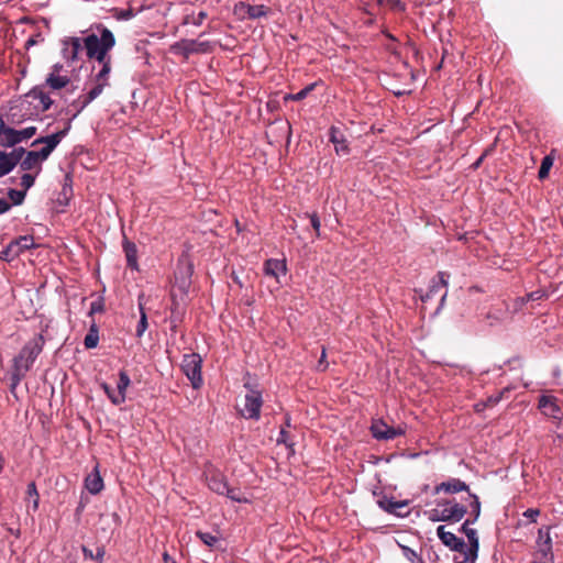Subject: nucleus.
<instances>
[{"label": "nucleus", "mask_w": 563, "mask_h": 563, "mask_svg": "<svg viewBox=\"0 0 563 563\" xmlns=\"http://www.w3.org/2000/svg\"><path fill=\"white\" fill-rule=\"evenodd\" d=\"M92 32L81 31L84 35V51L90 60H96L110 55V51L115 46V36L102 23H97L90 27Z\"/></svg>", "instance_id": "1"}, {"label": "nucleus", "mask_w": 563, "mask_h": 563, "mask_svg": "<svg viewBox=\"0 0 563 563\" xmlns=\"http://www.w3.org/2000/svg\"><path fill=\"white\" fill-rule=\"evenodd\" d=\"M71 124H67L63 130L47 136L36 139L32 145L44 144L40 151H29L21 161L20 168L24 172H32L36 175L42 170V163L45 162L52 152L57 147L62 140L67 135Z\"/></svg>", "instance_id": "2"}, {"label": "nucleus", "mask_w": 563, "mask_h": 563, "mask_svg": "<svg viewBox=\"0 0 563 563\" xmlns=\"http://www.w3.org/2000/svg\"><path fill=\"white\" fill-rule=\"evenodd\" d=\"M44 338L38 334L30 340L14 357L12 382L16 386L33 366L36 357L43 350Z\"/></svg>", "instance_id": "3"}, {"label": "nucleus", "mask_w": 563, "mask_h": 563, "mask_svg": "<svg viewBox=\"0 0 563 563\" xmlns=\"http://www.w3.org/2000/svg\"><path fill=\"white\" fill-rule=\"evenodd\" d=\"M97 66L92 67L95 74L92 75L90 88V98H98L106 87L110 86V74L112 70L111 55L96 59Z\"/></svg>", "instance_id": "4"}, {"label": "nucleus", "mask_w": 563, "mask_h": 563, "mask_svg": "<svg viewBox=\"0 0 563 563\" xmlns=\"http://www.w3.org/2000/svg\"><path fill=\"white\" fill-rule=\"evenodd\" d=\"M0 144L4 147H12L16 144L26 141L36 134L35 126H27L22 130H15L7 126L2 118H0Z\"/></svg>", "instance_id": "5"}, {"label": "nucleus", "mask_w": 563, "mask_h": 563, "mask_svg": "<svg viewBox=\"0 0 563 563\" xmlns=\"http://www.w3.org/2000/svg\"><path fill=\"white\" fill-rule=\"evenodd\" d=\"M533 558V561L530 563H553L552 542L549 527L539 529V537L536 542Z\"/></svg>", "instance_id": "6"}, {"label": "nucleus", "mask_w": 563, "mask_h": 563, "mask_svg": "<svg viewBox=\"0 0 563 563\" xmlns=\"http://www.w3.org/2000/svg\"><path fill=\"white\" fill-rule=\"evenodd\" d=\"M202 360L199 354H185L181 361V369L186 377L190 380L194 388H199L202 384L201 376Z\"/></svg>", "instance_id": "7"}, {"label": "nucleus", "mask_w": 563, "mask_h": 563, "mask_svg": "<svg viewBox=\"0 0 563 563\" xmlns=\"http://www.w3.org/2000/svg\"><path fill=\"white\" fill-rule=\"evenodd\" d=\"M233 13L241 21L257 20L266 18L271 9L264 4L252 5L241 1L234 5Z\"/></svg>", "instance_id": "8"}, {"label": "nucleus", "mask_w": 563, "mask_h": 563, "mask_svg": "<svg viewBox=\"0 0 563 563\" xmlns=\"http://www.w3.org/2000/svg\"><path fill=\"white\" fill-rule=\"evenodd\" d=\"M371 432L373 438L376 440H393L396 437L404 435L406 433V428L402 426H398L396 428L389 427L384 420L376 419L372 422Z\"/></svg>", "instance_id": "9"}, {"label": "nucleus", "mask_w": 563, "mask_h": 563, "mask_svg": "<svg viewBox=\"0 0 563 563\" xmlns=\"http://www.w3.org/2000/svg\"><path fill=\"white\" fill-rule=\"evenodd\" d=\"M444 521L459 522L467 512V507L457 503L455 498L438 501Z\"/></svg>", "instance_id": "10"}, {"label": "nucleus", "mask_w": 563, "mask_h": 563, "mask_svg": "<svg viewBox=\"0 0 563 563\" xmlns=\"http://www.w3.org/2000/svg\"><path fill=\"white\" fill-rule=\"evenodd\" d=\"M62 56L68 63L78 60L79 53L84 49V38L78 36H67L62 41Z\"/></svg>", "instance_id": "11"}, {"label": "nucleus", "mask_w": 563, "mask_h": 563, "mask_svg": "<svg viewBox=\"0 0 563 563\" xmlns=\"http://www.w3.org/2000/svg\"><path fill=\"white\" fill-rule=\"evenodd\" d=\"M473 523L472 519H466L460 528V531L463 532L468 540V548L466 551V562L476 561L478 558L479 551V540L477 536V531L470 527Z\"/></svg>", "instance_id": "12"}, {"label": "nucleus", "mask_w": 563, "mask_h": 563, "mask_svg": "<svg viewBox=\"0 0 563 563\" xmlns=\"http://www.w3.org/2000/svg\"><path fill=\"white\" fill-rule=\"evenodd\" d=\"M262 395L258 390L250 389L244 398V408L241 410L247 419H258L262 407Z\"/></svg>", "instance_id": "13"}, {"label": "nucleus", "mask_w": 563, "mask_h": 563, "mask_svg": "<svg viewBox=\"0 0 563 563\" xmlns=\"http://www.w3.org/2000/svg\"><path fill=\"white\" fill-rule=\"evenodd\" d=\"M63 71L64 66L62 64H54L46 77L45 86L52 90H59L65 88L70 82V77L67 75V73L63 74Z\"/></svg>", "instance_id": "14"}, {"label": "nucleus", "mask_w": 563, "mask_h": 563, "mask_svg": "<svg viewBox=\"0 0 563 563\" xmlns=\"http://www.w3.org/2000/svg\"><path fill=\"white\" fill-rule=\"evenodd\" d=\"M538 409L542 412V415L560 420L563 416L560 406L558 405V399L553 395H542L538 401Z\"/></svg>", "instance_id": "15"}, {"label": "nucleus", "mask_w": 563, "mask_h": 563, "mask_svg": "<svg viewBox=\"0 0 563 563\" xmlns=\"http://www.w3.org/2000/svg\"><path fill=\"white\" fill-rule=\"evenodd\" d=\"M206 479L208 487L219 494L224 495L225 492H228V482L225 479V476L216 470H209L206 473Z\"/></svg>", "instance_id": "16"}, {"label": "nucleus", "mask_w": 563, "mask_h": 563, "mask_svg": "<svg viewBox=\"0 0 563 563\" xmlns=\"http://www.w3.org/2000/svg\"><path fill=\"white\" fill-rule=\"evenodd\" d=\"M441 492L448 493V494H455L460 492H467L470 493L468 485L461 481L460 478H449L445 482L440 483L434 487V493L439 494Z\"/></svg>", "instance_id": "17"}, {"label": "nucleus", "mask_w": 563, "mask_h": 563, "mask_svg": "<svg viewBox=\"0 0 563 563\" xmlns=\"http://www.w3.org/2000/svg\"><path fill=\"white\" fill-rule=\"evenodd\" d=\"M131 384V379L126 372L121 371L119 373V379L117 382L115 395H112L111 402L119 406L125 401V393Z\"/></svg>", "instance_id": "18"}, {"label": "nucleus", "mask_w": 563, "mask_h": 563, "mask_svg": "<svg viewBox=\"0 0 563 563\" xmlns=\"http://www.w3.org/2000/svg\"><path fill=\"white\" fill-rule=\"evenodd\" d=\"M45 86L34 87L29 93L27 97L34 101H37L36 108L41 109V111H46L53 104V100L49 95L44 90Z\"/></svg>", "instance_id": "19"}, {"label": "nucleus", "mask_w": 563, "mask_h": 563, "mask_svg": "<svg viewBox=\"0 0 563 563\" xmlns=\"http://www.w3.org/2000/svg\"><path fill=\"white\" fill-rule=\"evenodd\" d=\"M287 272L286 263L283 260L269 258L264 263V273L278 280L280 275Z\"/></svg>", "instance_id": "20"}, {"label": "nucleus", "mask_w": 563, "mask_h": 563, "mask_svg": "<svg viewBox=\"0 0 563 563\" xmlns=\"http://www.w3.org/2000/svg\"><path fill=\"white\" fill-rule=\"evenodd\" d=\"M85 487L92 495H97L103 489V479L99 474L98 466H96L93 471L86 476Z\"/></svg>", "instance_id": "21"}, {"label": "nucleus", "mask_w": 563, "mask_h": 563, "mask_svg": "<svg viewBox=\"0 0 563 563\" xmlns=\"http://www.w3.org/2000/svg\"><path fill=\"white\" fill-rule=\"evenodd\" d=\"M377 503L383 510L398 516L401 514V509L408 507L407 500H395L394 498H388L386 496L380 498Z\"/></svg>", "instance_id": "22"}, {"label": "nucleus", "mask_w": 563, "mask_h": 563, "mask_svg": "<svg viewBox=\"0 0 563 563\" xmlns=\"http://www.w3.org/2000/svg\"><path fill=\"white\" fill-rule=\"evenodd\" d=\"M122 247L125 254L128 267H130L133 271H139L137 247L135 243L124 238L122 242Z\"/></svg>", "instance_id": "23"}, {"label": "nucleus", "mask_w": 563, "mask_h": 563, "mask_svg": "<svg viewBox=\"0 0 563 563\" xmlns=\"http://www.w3.org/2000/svg\"><path fill=\"white\" fill-rule=\"evenodd\" d=\"M438 277L439 280H432V285L429 287V290L426 292L424 296H421L422 301L431 299L439 291L440 288L448 287L450 275L445 272H439Z\"/></svg>", "instance_id": "24"}, {"label": "nucleus", "mask_w": 563, "mask_h": 563, "mask_svg": "<svg viewBox=\"0 0 563 563\" xmlns=\"http://www.w3.org/2000/svg\"><path fill=\"white\" fill-rule=\"evenodd\" d=\"M96 98H92V97L90 98V90H89L87 93L81 95L76 100H74L69 106L70 109H74V112L71 113L66 125L68 123L70 124L71 120L75 119Z\"/></svg>", "instance_id": "25"}, {"label": "nucleus", "mask_w": 563, "mask_h": 563, "mask_svg": "<svg viewBox=\"0 0 563 563\" xmlns=\"http://www.w3.org/2000/svg\"><path fill=\"white\" fill-rule=\"evenodd\" d=\"M330 141L334 144V148L338 154L349 153L346 140L338 128L332 126L330 129Z\"/></svg>", "instance_id": "26"}, {"label": "nucleus", "mask_w": 563, "mask_h": 563, "mask_svg": "<svg viewBox=\"0 0 563 563\" xmlns=\"http://www.w3.org/2000/svg\"><path fill=\"white\" fill-rule=\"evenodd\" d=\"M184 53L186 55L195 54V53H206L209 49V43L208 42H198L195 40L190 41H183L180 43Z\"/></svg>", "instance_id": "27"}, {"label": "nucleus", "mask_w": 563, "mask_h": 563, "mask_svg": "<svg viewBox=\"0 0 563 563\" xmlns=\"http://www.w3.org/2000/svg\"><path fill=\"white\" fill-rule=\"evenodd\" d=\"M11 243L14 246L18 256H20L24 251L35 247L34 238L32 235L19 236L11 241Z\"/></svg>", "instance_id": "28"}, {"label": "nucleus", "mask_w": 563, "mask_h": 563, "mask_svg": "<svg viewBox=\"0 0 563 563\" xmlns=\"http://www.w3.org/2000/svg\"><path fill=\"white\" fill-rule=\"evenodd\" d=\"M98 342H99V330H98L97 323L95 322V320H92V322L89 327V331L85 336L84 345L86 349H95L98 345Z\"/></svg>", "instance_id": "29"}, {"label": "nucleus", "mask_w": 563, "mask_h": 563, "mask_svg": "<svg viewBox=\"0 0 563 563\" xmlns=\"http://www.w3.org/2000/svg\"><path fill=\"white\" fill-rule=\"evenodd\" d=\"M437 536L440 541L449 549L455 545L456 541L459 540V537H456L453 532L446 531L445 526H439L437 528Z\"/></svg>", "instance_id": "30"}, {"label": "nucleus", "mask_w": 563, "mask_h": 563, "mask_svg": "<svg viewBox=\"0 0 563 563\" xmlns=\"http://www.w3.org/2000/svg\"><path fill=\"white\" fill-rule=\"evenodd\" d=\"M11 159L8 152L0 151V178L14 169L15 165Z\"/></svg>", "instance_id": "31"}, {"label": "nucleus", "mask_w": 563, "mask_h": 563, "mask_svg": "<svg viewBox=\"0 0 563 563\" xmlns=\"http://www.w3.org/2000/svg\"><path fill=\"white\" fill-rule=\"evenodd\" d=\"M172 316H170V322L173 323V327L175 328L177 322L180 320V317L183 314V307L181 303L176 299V294L172 292Z\"/></svg>", "instance_id": "32"}, {"label": "nucleus", "mask_w": 563, "mask_h": 563, "mask_svg": "<svg viewBox=\"0 0 563 563\" xmlns=\"http://www.w3.org/2000/svg\"><path fill=\"white\" fill-rule=\"evenodd\" d=\"M196 536L210 549L218 548L220 543V539L210 532L197 531Z\"/></svg>", "instance_id": "33"}, {"label": "nucleus", "mask_w": 563, "mask_h": 563, "mask_svg": "<svg viewBox=\"0 0 563 563\" xmlns=\"http://www.w3.org/2000/svg\"><path fill=\"white\" fill-rule=\"evenodd\" d=\"M467 499L470 500V504L466 507L471 509V515L473 516L472 522H475L481 515V503L478 497L471 492L468 493Z\"/></svg>", "instance_id": "34"}, {"label": "nucleus", "mask_w": 563, "mask_h": 563, "mask_svg": "<svg viewBox=\"0 0 563 563\" xmlns=\"http://www.w3.org/2000/svg\"><path fill=\"white\" fill-rule=\"evenodd\" d=\"M554 157L550 154L543 157L540 169H539V179L543 180L549 176V172L553 165Z\"/></svg>", "instance_id": "35"}, {"label": "nucleus", "mask_w": 563, "mask_h": 563, "mask_svg": "<svg viewBox=\"0 0 563 563\" xmlns=\"http://www.w3.org/2000/svg\"><path fill=\"white\" fill-rule=\"evenodd\" d=\"M8 196L10 198V200L12 201V205L20 206L23 203L26 192H25V190L9 189Z\"/></svg>", "instance_id": "36"}, {"label": "nucleus", "mask_w": 563, "mask_h": 563, "mask_svg": "<svg viewBox=\"0 0 563 563\" xmlns=\"http://www.w3.org/2000/svg\"><path fill=\"white\" fill-rule=\"evenodd\" d=\"M26 494H27V497L30 499H32V507H33V510H37L38 508V501H40V496H38V493H37V489H36V485L34 482H31L29 485H27V490H26Z\"/></svg>", "instance_id": "37"}, {"label": "nucleus", "mask_w": 563, "mask_h": 563, "mask_svg": "<svg viewBox=\"0 0 563 563\" xmlns=\"http://www.w3.org/2000/svg\"><path fill=\"white\" fill-rule=\"evenodd\" d=\"M316 85H317L316 82L310 84V85L306 86L303 89L299 90L297 93L289 95L288 97H286V99H290L294 101H300V100L305 99L314 89Z\"/></svg>", "instance_id": "38"}, {"label": "nucleus", "mask_w": 563, "mask_h": 563, "mask_svg": "<svg viewBox=\"0 0 563 563\" xmlns=\"http://www.w3.org/2000/svg\"><path fill=\"white\" fill-rule=\"evenodd\" d=\"M224 495L233 501L247 503L249 499L238 488H231L228 486V492Z\"/></svg>", "instance_id": "39"}, {"label": "nucleus", "mask_w": 563, "mask_h": 563, "mask_svg": "<svg viewBox=\"0 0 563 563\" xmlns=\"http://www.w3.org/2000/svg\"><path fill=\"white\" fill-rule=\"evenodd\" d=\"M402 555L410 562V563H421V558L418 555V553L412 550L411 548L407 545H400Z\"/></svg>", "instance_id": "40"}, {"label": "nucleus", "mask_w": 563, "mask_h": 563, "mask_svg": "<svg viewBox=\"0 0 563 563\" xmlns=\"http://www.w3.org/2000/svg\"><path fill=\"white\" fill-rule=\"evenodd\" d=\"M140 311H141V317H140V320H139V323H137V327H136V336L137 338H141L144 332L146 331L147 329V317H146V313L144 311V309L142 308V306H140Z\"/></svg>", "instance_id": "41"}, {"label": "nucleus", "mask_w": 563, "mask_h": 563, "mask_svg": "<svg viewBox=\"0 0 563 563\" xmlns=\"http://www.w3.org/2000/svg\"><path fill=\"white\" fill-rule=\"evenodd\" d=\"M27 152L29 151H26L23 147H15L13 151L9 152L8 155L10 156V158H12L11 161H13V164L16 166L18 164L21 163L24 156H26Z\"/></svg>", "instance_id": "42"}, {"label": "nucleus", "mask_w": 563, "mask_h": 563, "mask_svg": "<svg viewBox=\"0 0 563 563\" xmlns=\"http://www.w3.org/2000/svg\"><path fill=\"white\" fill-rule=\"evenodd\" d=\"M18 257L14 246L10 242L8 246L0 253V258L10 262Z\"/></svg>", "instance_id": "43"}, {"label": "nucleus", "mask_w": 563, "mask_h": 563, "mask_svg": "<svg viewBox=\"0 0 563 563\" xmlns=\"http://www.w3.org/2000/svg\"><path fill=\"white\" fill-rule=\"evenodd\" d=\"M36 176L37 175L35 173H25L22 175L21 186L23 187V190H25V192L34 185Z\"/></svg>", "instance_id": "44"}, {"label": "nucleus", "mask_w": 563, "mask_h": 563, "mask_svg": "<svg viewBox=\"0 0 563 563\" xmlns=\"http://www.w3.org/2000/svg\"><path fill=\"white\" fill-rule=\"evenodd\" d=\"M467 548H468V544L466 545L464 540L462 538H459V540L456 541L455 545L450 548V550L459 552L463 556V559H464L466 556Z\"/></svg>", "instance_id": "45"}, {"label": "nucleus", "mask_w": 563, "mask_h": 563, "mask_svg": "<svg viewBox=\"0 0 563 563\" xmlns=\"http://www.w3.org/2000/svg\"><path fill=\"white\" fill-rule=\"evenodd\" d=\"M329 363L327 362V352L325 347H322L320 358L317 364V371L324 372L328 368Z\"/></svg>", "instance_id": "46"}, {"label": "nucleus", "mask_w": 563, "mask_h": 563, "mask_svg": "<svg viewBox=\"0 0 563 563\" xmlns=\"http://www.w3.org/2000/svg\"><path fill=\"white\" fill-rule=\"evenodd\" d=\"M428 518L431 520V521H444V518H442V511H441V507H439L437 505V508L434 509H431L429 512H428Z\"/></svg>", "instance_id": "47"}, {"label": "nucleus", "mask_w": 563, "mask_h": 563, "mask_svg": "<svg viewBox=\"0 0 563 563\" xmlns=\"http://www.w3.org/2000/svg\"><path fill=\"white\" fill-rule=\"evenodd\" d=\"M189 287L188 278L176 279V288L180 291L181 296H186L187 289Z\"/></svg>", "instance_id": "48"}, {"label": "nucleus", "mask_w": 563, "mask_h": 563, "mask_svg": "<svg viewBox=\"0 0 563 563\" xmlns=\"http://www.w3.org/2000/svg\"><path fill=\"white\" fill-rule=\"evenodd\" d=\"M103 310V303L100 300L92 301L90 303L88 314L92 317L95 313L101 312Z\"/></svg>", "instance_id": "49"}, {"label": "nucleus", "mask_w": 563, "mask_h": 563, "mask_svg": "<svg viewBox=\"0 0 563 563\" xmlns=\"http://www.w3.org/2000/svg\"><path fill=\"white\" fill-rule=\"evenodd\" d=\"M278 443H284L287 446L291 448L294 445L292 442L289 441V434L285 429H282L279 432V437L277 439Z\"/></svg>", "instance_id": "50"}, {"label": "nucleus", "mask_w": 563, "mask_h": 563, "mask_svg": "<svg viewBox=\"0 0 563 563\" xmlns=\"http://www.w3.org/2000/svg\"><path fill=\"white\" fill-rule=\"evenodd\" d=\"M309 218H310V223H311V227L313 228V230L317 232V235L320 234V220L318 218V216L316 213H312V214H309Z\"/></svg>", "instance_id": "51"}, {"label": "nucleus", "mask_w": 563, "mask_h": 563, "mask_svg": "<svg viewBox=\"0 0 563 563\" xmlns=\"http://www.w3.org/2000/svg\"><path fill=\"white\" fill-rule=\"evenodd\" d=\"M100 387L103 389V391L107 394V396L110 400H111L112 395H115V389H113L109 384L101 383Z\"/></svg>", "instance_id": "52"}, {"label": "nucleus", "mask_w": 563, "mask_h": 563, "mask_svg": "<svg viewBox=\"0 0 563 563\" xmlns=\"http://www.w3.org/2000/svg\"><path fill=\"white\" fill-rule=\"evenodd\" d=\"M207 18V13L205 11H200L196 18L192 20V24L200 25L203 20Z\"/></svg>", "instance_id": "53"}, {"label": "nucleus", "mask_w": 563, "mask_h": 563, "mask_svg": "<svg viewBox=\"0 0 563 563\" xmlns=\"http://www.w3.org/2000/svg\"><path fill=\"white\" fill-rule=\"evenodd\" d=\"M11 208V205L5 200L0 198V214L5 213Z\"/></svg>", "instance_id": "54"}, {"label": "nucleus", "mask_w": 563, "mask_h": 563, "mask_svg": "<svg viewBox=\"0 0 563 563\" xmlns=\"http://www.w3.org/2000/svg\"><path fill=\"white\" fill-rule=\"evenodd\" d=\"M500 399V396H496V397H488L487 398V401L485 402L486 404V407L487 406H495Z\"/></svg>", "instance_id": "55"}, {"label": "nucleus", "mask_w": 563, "mask_h": 563, "mask_svg": "<svg viewBox=\"0 0 563 563\" xmlns=\"http://www.w3.org/2000/svg\"><path fill=\"white\" fill-rule=\"evenodd\" d=\"M82 553H84V556L86 559H91V560L95 559L93 552L90 549L86 548V547L82 548Z\"/></svg>", "instance_id": "56"}, {"label": "nucleus", "mask_w": 563, "mask_h": 563, "mask_svg": "<svg viewBox=\"0 0 563 563\" xmlns=\"http://www.w3.org/2000/svg\"><path fill=\"white\" fill-rule=\"evenodd\" d=\"M163 561L164 563H177L166 551L163 553Z\"/></svg>", "instance_id": "57"}, {"label": "nucleus", "mask_w": 563, "mask_h": 563, "mask_svg": "<svg viewBox=\"0 0 563 563\" xmlns=\"http://www.w3.org/2000/svg\"><path fill=\"white\" fill-rule=\"evenodd\" d=\"M539 516L538 509H530V521H536V517Z\"/></svg>", "instance_id": "58"}, {"label": "nucleus", "mask_w": 563, "mask_h": 563, "mask_svg": "<svg viewBox=\"0 0 563 563\" xmlns=\"http://www.w3.org/2000/svg\"><path fill=\"white\" fill-rule=\"evenodd\" d=\"M37 43V41L34 37H31L26 41L25 46L29 48L30 46H33Z\"/></svg>", "instance_id": "59"}, {"label": "nucleus", "mask_w": 563, "mask_h": 563, "mask_svg": "<svg viewBox=\"0 0 563 563\" xmlns=\"http://www.w3.org/2000/svg\"><path fill=\"white\" fill-rule=\"evenodd\" d=\"M103 554H104L103 548H98L95 559H101L103 556Z\"/></svg>", "instance_id": "60"}, {"label": "nucleus", "mask_w": 563, "mask_h": 563, "mask_svg": "<svg viewBox=\"0 0 563 563\" xmlns=\"http://www.w3.org/2000/svg\"><path fill=\"white\" fill-rule=\"evenodd\" d=\"M486 407L485 402H478L475 405L476 411H482Z\"/></svg>", "instance_id": "61"}, {"label": "nucleus", "mask_w": 563, "mask_h": 563, "mask_svg": "<svg viewBox=\"0 0 563 563\" xmlns=\"http://www.w3.org/2000/svg\"><path fill=\"white\" fill-rule=\"evenodd\" d=\"M476 561H473L472 563H475ZM454 563H471V562H466V556L462 560H459L457 556L454 558Z\"/></svg>", "instance_id": "62"}, {"label": "nucleus", "mask_w": 563, "mask_h": 563, "mask_svg": "<svg viewBox=\"0 0 563 563\" xmlns=\"http://www.w3.org/2000/svg\"><path fill=\"white\" fill-rule=\"evenodd\" d=\"M483 158H484V156L482 155V156H481V157H479V158L474 163V167H475V168H477V167L482 164Z\"/></svg>", "instance_id": "63"}, {"label": "nucleus", "mask_w": 563, "mask_h": 563, "mask_svg": "<svg viewBox=\"0 0 563 563\" xmlns=\"http://www.w3.org/2000/svg\"><path fill=\"white\" fill-rule=\"evenodd\" d=\"M124 19H129L132 16V13L131 12H125L123 15H122Z\"/></svg>", "instance_id": "64"}]
</instances>
